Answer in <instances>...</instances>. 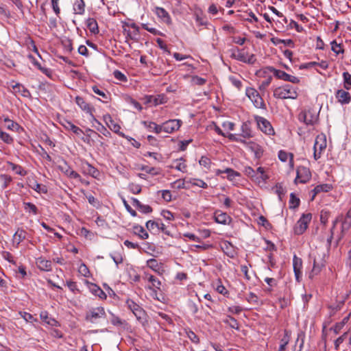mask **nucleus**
<instances>
[{
    "instance_id": "obj_5",
    "label": "nucleus",
    "mask_w": 351,
    "mask_h": 351,
    "mask_svg": "<svg viewBox=\"0 0 351 351\" xmlns=\"http://www.w3.org/2000/svg\"><path fill=\"white\" fill-rule=\"evenodd\" d=\"M245 94L256 108L266 109V105L263 98L256 89L253 88H247Z\"/></svg>"
},
{
    "instance_id": "obj_23",
    "label": "nucleus",
    "mask_w": 351,
    "mask_h": 351,
    "mask_svg": "<svg viewBox=\"0 0 351 351\" xmlns=\"http://www.w3.org/2000/svg\"><path fill=\"white\" fill-rule=\"evenodd\" d=\"M335 97L337 101L342 105L348 104L351 101L350 94L343 89L338 90L335 93Z\"/></svg>"
},
{
    "instance_id": "obj_18",
    "label": "nucleus",
    "mask_w": 351,
    "mask_h": 351,
    "mask_svg": "<svg viewBox=\"0 0 351 351\" xmlns=\"http://www.w3.org/2000/svg\"><path fill=\"white\" fill-rule=\"evenodd\" d=\"M126 305L138 319H141L144 316L145 311L143 309L132 300L128 299Z\"/></svg>"
},
{
    "instance_id": "obj_33",
    "label": "nucleus",
    "mask_w": 351,
    "mask_h": 351,
    "mask_svg": "<svg viewBox=\"0 0 351 351\" xmlns=\"http://www.w3.org/2000/svg\"><path fill=\"white\" fill-rule=\"evenodd\" d=\"M86 27L89 31L97 34L99 33V27L97 21L93 18H88L86 21Z\"/></svg>"
},
{
    "instance_id": "obj_52",
    "label": "nucleus",
    "mask_w": 351,
    "mask_h": 351,
    "mask_svg": "<svg viewBox=\"0 0 351 351\" xmlns=\"http://www.w3.org/2000/svg\"><path fill=\"white\" fill-rule=\"evenodd\" d=\"M93 120L95 121L98 123V127H97V131H99L101 134L106 137H110L111 134L110 132L101 123H99L95 117H93Z\"/></svg>"
},
{
    "instance_id": "obj_54",
    "label": "nucleus",
    "mask_w": 351,
    "mask_h": 351,
    "mask_svg": "<svg viewBox=\"0 0 351 351\" xmlns=\"http://www.w3.org/2000/svg\"><path fill=\"white\" fill-rule=\"evenodd\" d=\"M228 79L234 86H235L238 90H241L243 84L240 79L233 75L229 76Z\"/></svg>"
},
{
    "instance_id": "obj_59",
    "label": "nucleus",
    "mask_w": 351,
    "mask_h": 351,
    "mask_svg": "<svg viewBox=\"0 0 351 351\" xmlns=\"http://www.w3.org/2000/svg\"><path fill=\"white\" fill-rule=\"evenodd\" d=\"M142 27L154 35H162V34L154 27H149L148 23H142Z\"/></svg>"
},
{
    "instance_id": "obj_57",
    "label": "nucleus",
    "mask_w": 351,
    "mask_h": 351,
    "mask_svg": "<svg viewBox=\"0 0 351 351\" xmlns=\"http://www.w3.org/2000/svg\"><path fill=\"white\" fill-rule=\"evenodd\" d=\"M331 49L337 54L343 53L344 51L341 44H338L335 40L331 42Z\"/></svg>"
},
{
    "instance_id": "obj_3",
    "label": "nucleus",
    "mask_w": 351,
    "mask_h": 351,
    "mask_svg": "<svg viewBox=\"0 0 351 351\" xmlns=\"http://www.w3.org/2000/svg\"><path fill=\"white\" fill-rule=\"evenodd\" d=\"M106 317V311L103 306L90 308L85 315V320L91 324H96L97 320Z\"/></svg>"
},
{
    "instance_id": "obj_10",
    "label": "nucleus",
    "mask_w": 351,
    "mask_h": 351,
    "mask_svg": "<svg viewBox=\"0 0 351 351\" xmlns=\"http://www.w3.org/2000/svg\"><path fill=\"white\" fill-rule=\"evenodd\" d=\"M8 88L14 94H20L21 96L25 97H30V92L21 84L11 81L7 82Z\"/></svg>"
},
{
    "instance_id": "obj_29",
    "label": "nucleus",
    "mask_w": 351,
    "mask_h": 351,
    "mask_svg": "<svg viewBox=\"0 0 351 351\" xmlns=\"http://www.w3.org/2000/svg\"><path fill=\"white\" fill-rule=\"evenodd\" d=\"M255 173L258 176V180H256V183L258 184H265L267 180L269 179V176L266 174L265 169L263 167H259L255 171Z\"/></svg>"
},
{
    "instance_id": "obj_15",
    "label": "nucleus",
    "mask_w": 351,
    "mask_h": 351,
    "mask_svg": "<svg viewBox=\"0 0 351 351\" xmlns=\"http://www.w3.org/2000/svg\"><path fill=\"white\" fill-rule=\"evenodd\" d=\"M232 56L237 60L251 64H254L256 60L254 54H249L244 50H238L237 53H234Z\"/></svg>"
},
{
    "instance_id": "obj_63",
    "label": "nucleus",
    "mask_w": 351,
    "mask_h": 351,
    "mask_svg": "<svg viewBox=\"0 0 351 351\" xmlns=\"http://www.w3.org/2000/svg\"><path fill=\"white\" fill-rule=\"evenodd\" d=\"M129 189L134 194H138L141 192V186L139 184L131 183L129 184Z\"/></svg>"
},
{
    "instance_id": "obj_47",
    "label": "nucleus",
    "mask_w": 351,
    "mask_h": 351,
    "mask_svg": "<svg viewBox=\"0 0 351 351\" xmlns=\"http://www.w3.org/2000/svg\"><path fill=\"white\" fill-rule=\"evenodd\" d=\"M244 173L246 176L252 179V181L256 182V180H258V176L255 173V170L252 169L251 167H246L244 169Z\"/></svg>"
},
{
    "instance_id": "obj_22",
    "label": "nucleus",
    "mask_w": 351,
    "mask_h": 351,
    "mask_svg": "<svg viewBox=\"0 0 351 351\" xmlns=\"http://www.w3.org/2000/svg\"><path fill=\"white\" fill-rule=\"evenodd\" d=\"M59 169L70 178L81 180V176L75 171L73 170L66 162L64 165H60Z\"/></svg>"
},
{
    "instance_id": "obj_56",
    "label": "nucleus",
    "mask_w": 351,
    "mask_h": 351,
    "mask_svg": "<svg viewBox=\"0 0 351 351\" xmlns=\"http://www.w3.org/2000/svg\"><path fill=\"white\" fill-rule=\"evenodd\" d=\"M9 165L11 167L12 169L16 172V174L20 176H25L26 172L20 165L14 164L12 162H9Z\"/></svg>"
},
{
    "instance_id": "obj_61",
    "label": "nucleus",
    "mask_w": 351,
    "mask_h": 351,
    "mask_svg": "<svg viewBox=\"0 0 351 351\" xmlns=\"http://www.w3.org/2000/svg\"><path fill=\"white\" fill-rule=\"evenodd\" d=\"M190 183H191L193 185L197 186L203 189H206L208 187L207 183L199 179H192L190 180Z\"/></svg>"
},
{
    "instance_id": "obj_50",
    "label": "nucleus",
    "mask_w": 351,
    "mask_h": 351,
    "mask_svg": "<svg viewBox=\"0 0 351 351\" xmlns=\"http://www.w3.org/2000/svg\"><path fill=\"white\" fill-rule=\"evenodd\" d=\"M19 315L20 317L25 320L27 322L33 323L34 322H37V319L34 318V316L27 312L20 311L19 312Z\"/></svg>"
},
{
    "instance_id": "obj_48",
    "label": "nucleus",
    "mask_w": 351,
    "mask_h": 351,
    "mask_svg": "<svg viewBox=\"0 0 351 351\" xmlns=\"http://www.w3.org/2000/svg\"><path fill=\"white\" fill-rule=\"evenodd\" d=\"M351 228V217L346 215L341 223V232L343 234Z\"/></svg>"
},
{
    "instance_id": "obj_62",
    "label": "nucleus",
    "mask_w": 351,
    "mask_h": 351,
    "mask_svg": "<svg viewBox=\"0 0 351 351\" xmlns=\"http://www.w3.org/2000/svg\"><path fill=\"white\" fill-rule=\"evenodd\" d=\"M25 205V209L27 211L32 212L34 215H36L38 213V209L36 206L31 203V202H25L24 203Z\"/></svg>"
},
{
    "instance_id": "obj_30",
    "label": "nucleus",
    "mask_w": 351,
    "mask_h": 351,
    "mask_svg": "<svg viewBox=\"0 0 351 351\" xmlns=\"http://www.w3.org/2000/svg\"><path fill=\"white\" fill-rule=\"evenodd\" d=\"M147 265L155 272L162 274L163 269H162V264L158 263L156 259L150 258L147 261Z\"/></svg>"
},
{
    "instance_id": "obj_7",
    "label": "nucleus",
    "mask_w": 351,
    "mask_h": 351,
    "mask_svg": "<svg viewBox=\"0 0 351 351\" xmlns=\"http://www.w3.org/2000/svg\"><path fill=\"white\" fill-rule=\"evenodd\" d=\"M326 147V138L324 134L317 136L314 143V153L313 156L315 160L320 158L322 153Z\"/></svg>"
},
{
    "instance_id": "obj_36",
    "label": "nucleus",
    "mask_w": 351,
    "mask_h": 351,
    "mask_svg": "<svg viewBox=\"0 0 351 351\" xmlns=\"http://www.w3.org/2000/svg\"><path fill=\"white\" fill-rule=\"evenodd\" d=\"M73 11L76 14L82 15L85 12V3L84 0H75L73 4Z\"/></svg>"
},
{
    "instance_id": "obj_38",
    "label": "nucleus",
    "mask_w": 351,
    "mask_h": 351,
    "mask_svg": "<svg viewBox=\"0 0 351 351\" xmlns=\"http://www.w3.org/2000/svg\"><path fill=\"white\" fill-rule=\"evenodd\" d=\"M289 158V165L291 166V167L293 168V155L292 154H290V153H287L283 150H280L279 152H278V158L282 161V162H285L287 161Z\"/></svg>"
},
{
    "instance_id": "obj_60",
    "label": "nucleus",
    "mask_w": 351,
    "mask_h": 351,
    "mask_svg": "<svg viewBox=\"0 0 351 351\" xmlns=\"http://www.w3.org/2000/svg\"><path fill=\"white\" fill-rule=\"evenodd\" d=\"M110 322L112 324H113L114 326H122L125 324V320L121 319V318L114 315V314H112V318L110 319Z\"/></svg>"
},
{
    "instance_id": "obj_35",
    "label": "nucleus",
    "mask_w": 351,
    "mask_h": 351,
    "mask_svg": "<svg viewBox=\"0 0 351 351\" xmlns=\"http://www.w3.org/2000/svg\"><path fill=\"white\" fill-rule=\"evenodd\" d=\"M90 292L95 295L99 297L101 299H106V294L104 291L97 285L91 283L89 287Z\"/></svg>"
},
{
    "instance_id": "obj_24",
    "label": "nucleus",
    "mask_w": 351,
    "mask_h": 351,
    "mask_svg": "<svg viewBox=\"0 0 351 351\" xmlns=\"http://www.w3.org/2000/svg\"><path fill=\"white\" fill-rule=\"evenodd\" d=\"M215 220L217 223L226 225L231 221V217L221 210H216L214 213Z\"/></svg>"
},
{
    "instance_id": "obj_39",
    "label": "nucleus",
    "mask_w": 351,
    "mask_h": 351,
    "mask_svg": "<svg viewBox=\"0 0 351 351\" xmlns=\"http://www.w3.org/2000/svg\"><path fill=\"white\" fill-rule=\"evenodd\" d=\"M331 189H332V186L328 184H323L317 185L313 190V195L312 199H313L315 197V196L317 194L319 193L320 192H328L331 190Z\"/></svg>"
},
{
    "instance_id": "obj_34",
    "label": "nucleus",
    "mask_w": 351,
    "mask_h": 351,
    "mask_svg": "<svg viewBox=\"0 0 351 351\" xmlns=\"http://www.w3.org/2000/svg\"><path fill=\"white\" fill-rule=\"evenodd\" d=\"M134 234L137 235L141 239H147L149 234L144 228L140 225H135L133 226Z\"/></svg>"
},
{
    "instance_id": "obj_16",
    "label": "nucleus",
    "mask_w": 351,
    "mask_h": 351,
    "mask_svg": "<svg viewBox=\"0 0 351 351\" xmlns=\"http://www.w3.org/2000/svg\"><path fill=\"white\" fill-rule=\"evenodd\" d=\"M80 169L83 174L97 178L99 176V171L87 161L83 160L80 164Z\"/></svg>"
},
{
    "instance_id": "obj_4",
    "label": "nucleus",
    "mask_w": 351,
    "mask_h": 351,
    "mask_svg": "<svg viewBox=\"0 0 351 351\" xmlns=\"http://www.w3.org/2000/svg\"><path fill=\"white\" fill-rule=\"evenodd\" d=\"M298 119L306 125H313L318 121V113L315 110L309 108L302 111L298 115Z\"/></svg>"
},
{
    "instance_id": "obj_17",
    "label": "nucleus",
    "mask_w": 351,
    "mask_h": 351,
    "mask_svg": "<svg viewBox=\"0 0 351 351\" xmlns=\"http://www.w3.org/2000/svg\"><path fill=\"white\" fill-rule=\"evenodd\" d=\"M143 278L151 283V285L149 286L148 288L152 290L156 295V289L160 290L161 282L157 278L147 272L144 273Z\"/></svg>"
},
{
    "instance_id": "obj_28",
    "label": "nucleus",
    "mask_w": 351,
    "mask_h": 351,
    "mask_svg": "<svg viewBox=\"0 0 351 351\" xmlns=\"http://www.w3.org/2000/svg\"><path fill=\"white\" fill-rule=\"evenodd\" d=\"M36 264L40 270L49 271L52 269V264L51 261L46 260L43 258H39L37 259Z\"/></svg>"
},
{
    "instance_id": "obj_40",
    "label": "nucleus",
    "mask_w": 351,
    "mask_h": 351,
    "mask_svg": "<svg viewBox=\"0 0 351 351\" xmlns=\"http://www.w3.org/2000/svg\"><path fill=\"white\" fill-rule=\"evenodd\" d=\"M12 179L10 176L6 174H0V186L2 189H5Z\"/></svg>"
},
{
    "instance_id": "obj_1",
    "label": "nucleus",
    "mask_w": 351,
    "mask_h": 351,
    "mask_svg": "<svg viewBox=\"0 0 351 351\" xmlns=\"http://www.w3.org/2000/svg\"><path fill=\"white\" fill-rule=\"evenodd\" d=\"M297 88L290 84H285L283 86L276 88L274 90V97L280 99H295L298 97Z\"/></svg>"
},
{
    "instance_id": "obj_46",
    "label": "nucleus",
    "mask_w": 351,
    "mask_h": 351,
    "mask_svg": "<svg viewBox=\"0 0 351 351\" xmlns=\"http://www.w3.org/2000/svg\"><path fill=\"white\" fill-rule=\"evenodd\" d=\"M82 192L84 194L86 199L88 201V203L91 204L93 206L98 208L100 206L99 201L94 197L91 194L86 193L84 191H82Z\"/></svg>"
},
{
    "instance_id": "obj_2",
    "label": "nucleus",
    "mask_w": 351,
    "mask_h": 351,
    "mask_svg": "<svg viewBox=\"0 0 351 351\" xmlns=\"http://www.w3.org/2000/svg\"><path fill=\"white\" fill-rule=\"evenodd\" d=\"M241 134H229L227 137L229 140L243 144L247 143V139L252 137V132L248 123H243L241 128Z\"/></svg>"
},
{
    "instance_id": "obj_41",
    "label": "nucleus",
    "mask_w": 351,
    "mask_h": 351,
    "mask_svg": "<svg viewBox=\"0 0 351 351\" xmlns=\"http://www.w3.org/2000/svg\"><path fill=\"white\" fill-rule=\"evenodd\" d=\"M3 121L7 123L6 128L10 130L16 132L20 128L19 125L16 122L10 120L8 117L3 118Z\"/></svg>"
},
{
    "instance_id": "obj_32",
    "label": "nucleus",
    "mask_w": 351,
    "mask_h": 351,
    "mask_svg": "<svg viewBox=\"0 0 351 351\" xmlns=\"http://www.w3.org/2000/svg\"><path fill=\"white\" fill-rule=\"evenodd\" d=\"M40 317L43 322L51 326H58V322L54 319L49 316L47 311H42L40 313Z\"/></svg>"
},
{
    "instance_id": "obj_9",
    "label": "nucleus",
    "mask_w": 351,
    "mask_h": 351,
    "mask_svg": "<svg viewBox=\"0 0 351 351\" xmlns=\"http://www.w3.org/2000/svg\"><path fill=\"white\" fill-rule=\"evenodd\" d=\"M267 69L270 72L273 73L274 76L278 79H280L286 82H289L293 84H298L300 82V80L297 77L291 75L283 71L276 69L273 66H269Z\"/></svg>"
},
{
    "instance_id": "obj_20",
    "label": "nucleus",
    "mask_w": 351,
    "mask_h": 351,
    "mask_svg": "<svg viewBox=\"0 0 351 351\" xmlns=\"http://www.w3.org/2000/svg\"><path fill=\"white\" fill-rule=\"evenodd\" d=\"M154 13L162 22L165 23L167 25H171V18L168 12L165 8L161 7H156L154 9Z\"/></svg>"
},
{
    "instance_id": "obj_53",
    "label": "nucleus",
    "mask_w": 351,
    "mask_h": 351,
    "mask_svg": "<svg viewBox=\"0 0 351 351\" xmlns=\"http://www.w3.org/2000/svg\"><path fill=\"white\" fill-rule=\"evenodd\" d=\"M225 323L228 324L232 328L239 330V323L233 317L228 316Z\"/></svg>"
},
{
    "instance_id": "obj_49",
    "label": "nucleus",
    "mask_w": 351,
    "mask_h": 351,
    "mask_svg": "<svg viewBox=\"0 0 351 351\" xmlns=\"http://www.w3.org/2000/svg\"><path fill=\"white\" fill-rule=\"evenodd\" d=\"M300 200L297 197L294 193H291L289 199V208H296L300 205Z\"/></svg>"
},
{
    "instance_id": "obj_44",
    "label": "nucleus",
    "mask_w": 351,
    "mask_h": 351,
    "mask_svg": "<svg viewBox=\"0 0 351 351\" xmlns=\"http://www.w3.org/2000/svg\"><path fill=\"white\" fill-rule=\"evenodd\" d=\"M29 60H31V62L40 70L44 74L47 75H49V73H50V71L49 69H47V68H44L41 66L40 63L36 60L35 59V58L32 56V55H29Z\"/></svg>"
},
{
    "instance_id": "obj_45",
    "label": "nucleus",
    "mask_w": 351,
    "mask_h": 351,
    "mask_svg": "<svg viewBox=\"0 0 351 351\" xmlns=\"http://www.w3.org/2000/svg\"><path fill=\"white\" fill-rule=\"evenodd\" d=\"M343 88L347 90H351V74L346 71L343 73Z\"/></svg>"
},
{
    "instance_id": "obj_51",
    "label": "nucleus",
    "mask_w": 351,
    "mask_h": 351,
    "mask_svg": "<svg viewBox=\"0 0 351 351\" xmlns=\"http://www.w3.org/2000/svg\"><path fill=\"white\" fill-rule=\"evenodd\" d=\"M0 139L7 144H12L14 141L13 138L8 133L0 130Z\"/></svg>"
},
{
    "instance_id": "obj_12",
    "label": "nucleus",
    "mask_w": 351,
    "mask_h": 351,
    "mask_svg": "<svg viewBox=\"0 0 351 351\" xmlns=\"http://www.w3.org/2000/svg\"><path fill=\"white\" fill-rule=\"evenodd\" d=\"M255 120L256 121L258 128L267 135H274L275 134L274 130L269 121L262 117L256 116Z\"/></svg>"
},
{
    "instance_id": "obj_25",
    "label": "nucleus",
    "mask_w": 351,
    "mask_h": 351,
    "mask_svg": "<svg viewBox=\"0 0 351 351\" xmlns=\"http://www.w3.org/2000/svg\"><path fill=\"white\" fill-rule=\"evenodd\" d=\"M75 102L77 104V106L84 111L86 112L87 113H89L93 118L94 117L93 114V111H94V108L90 106L88 103H86L84 98L80 96H77L75 97Z\"/></svg>"
},
{
    "instance_id": "obj_42",
    "label": "nucleus",
    "mask_w": 351,
    "mask_h": 351,
    "mask_svg": "<svg viewBox=\"0 0 351 351\" xmlns=\"http://www.w3.org/2000/svg\"><path fill=\"white\" fill-rule=\"evenodd\" d=\"M159 222L158 221L149 220L146 222V228L154 233L158 232Z\"/></svg>"
},
{
    "instance_id": "obj_6",
    "label": "nucleus",
    "mask_w": 351,
    "mask_h": 351,
    "mask_svg": "<svg viewBox=\"0 0 351 351\" xmlns=\"http://www.w3.org/2000/svg\"><path fill=\"white\" fill-rule=\"evenodd\" d=\"M326 255L324 253L322 254H317V256H315L313 259V269L309 274V278H313L315 276H317L320 273L322 268L326 265Z\"/></svg>"
},
{
    "instance_id": "obj_19",
    "label": "nucleus",
    "mask_w": 351,
    "mask_h": 351,
    "mask_svg": "<svg viewBox=\"0 0 351 351\" xmlns=\"http://www.w3.org/2000/svg\"><path fill=\"white\" fill-rule=\"evenodd\" d=\"M293 267L295 280L298 282H300L302 276V261L296 255H294L293 258Z\"/></svg>"
},
{
    "instance_id": "obj_27",
    "label": "nucleus",
    "mask_w": 351,
    "mask_h": 351,
    "mask_svg": "<svg viewBox=\"0 0 351 351\" xmlns=\"http://www.w3.org/2000/svg\"><path fill=\"white\" fill-rule=\"evenodd\" d=\"M62 125L67 130L72 131L76 135H80L84 133L82 129L75 125L73 123L68 120H64Z\"/></svg>"
},
{
    "instance_id": "obj_26",
    "label": "nucleus",
    "mask_w": 351,
    "mask_h": 351,
    "mask_svg": "<svg viewBox=\"0 0 351 351\" xmlns=\"http://www.w3.org/2000/svg\"><path fill=\"white\" fill-rule=\"evenodd\" d=\"M141 123L149 132L160 134L162 131V125H158L154 122L143 121Z\"/></svg>"
},
{
    "instance_id": "obj_13",
    "label": "nucleus",
    "mask_w": 351,
    "mask_h": 351,
    "mask_svg": "<svg viewBox=\"0 0 351 351\" xmlns=\"http://www.w3.org/2000/svg\"><path fill=\"white\" fill-rule=\"evenodd\" d=\"M182 122L180 119H169L162 124V131L171 134L179 130Z\"/></svg>"
},
{
    "instance_id": "obj_21",
    "label": "nucleus",
    "mask_w": 351,
    "mask_h": 351,
    "mask_svg": "<svg viewBox=\"0 0 351 351\" xmlns=\"http://www.w3.org/2000/svg\"><path fill=\"white\" fill-rule=\"evenodd\" d=\"M245 145L250 151L254 153L256 158L259 159L263 156V149L258 144L252 141H248Z\"/></svg>"
},
{
    "instance_id": "obj_31",
    "label": "nucleus",
    "mask_w": 351,
    "mask_h": 351,
    "mask_svg": "<svg viewBox=\"0 0 351 351\" xmlns=\"http://www.w3.org/2000/svg\"><path fill=\"white\" fill-rule=\"evenodd\" d=\"M27 236V232L22 228H18L13 237V241L16 243L18 246L20 243L25 239Z\"/></svg>"
},
{
    "instance_id": "obj_11",
    "label": "nucleus",
    "mask_w": 351,
    "mask_h": 351,
    "mask_svg": "<svg viewBox=\"0 0 351 351\" xmlns=\"http://www.w3.org/2000/svg\"><path fill=\"white\" fill-rule=\"evenodd\" d=\"M311 178V173L308 168L300 166L298 167L296 171V178L294 180L295 184L298 182L305 184Z\"/></svg>"
},
{
    "instance_id": "obj_55",
    "label": "nucleus",
    "mask_w": 351,
    "mask_h": 351,
    "mask_svg": "<svg viewBox=\"0 0 351 351\" xmlns=\"http://www.w3.org/2000/svg\"><path fill=\"white\" fill-rule=\"evenodd\" d=\"M224 171L228 174L227 178L233 180L236 177L240 176V173L231 168H226Z\"/></svg>"
},
{
    "instance_id": "obj_14",
    "label": "nucleus",
    "mask_w": 351,
    "mask_h": 351,
    "mask_svg": "<svg viewBox=\"0 0 351 351\" xmlns=\"http://www.w3.org/2000/svg\"><path fill=\"white\" fill-rule=\"evenodd\" d=\"M104 121L110 130L117 134L119 136L128 138L127 135L120 131L121 126L118 123H115L109 114L104 115Z\"/></svg>"
},
{
    "instance_id": "obj_58",
    "label": "nucleus",
    "mask_w": 351,
    "mask_h": 351,
    "mask_svg": "<svg viewBox=\"0 0 351 351\" xmlns=\"http://www.w3.org/2000/svg\"><path fill=\"white\" fill-rule=\"evenodd\" d=\"M93 91L105 99H108V94L106 91L99 89L97 86L92 87Z\"/></svg>"
},
{
    "instance_id": "obj_8",
    "label": "nucleus",
    "mask_w": 351,
    "mask_h": 351,
    "mask_svg": "<svg viewBox=\"0 0 351 351\" xmlns=\"http://www.w3.org/2000/svg\"><path fill=\"white\" fill-rule=\"evenodd\" d=\"M311 213L303 214L294 228V232L296 234H302L307 229L308 223L311 221Z\"/></svg>"
},
{
    "instance_id": "obj_37",
    "label": "nucleus",
    "mask_w": 351,
    "mask_h": 351,
    "mask_svg": "<svg viewBox=\"0 0 351 351\" xmlns=\"http://www.w3.org/2000/svg\"><path fill=\"white\" fill-rule=\"evenodd\" d=\"M173 165L171 166V168L185 172L186 169V165L185 164V160L183 158L176 159L173 161Z\"/></svg>"
},
{
    "instance_id": "obj_64",
    "label": "nucleus",
    "mask_w": 351,
    "mask_h": 351,
    "mask_svg": "<svg viewBox=\"0 0 351 351\" xmlns=\"http://www.w3.org/2000/svg\"><path fill=\"white\" fill-rule=\"evenodd\" d=\"M199 163L200 165L204 166V167H206L207 169H210V165H211V161H210V158H208V157L202 156V158L199 160Z\"/></svg>"
},
{
    "instance_id": "obj_43",
    "label": "nucleus",
    "mask_w": 351,
    "mask_h": 351,
    "mask_svg": "<svg viewBox=\"0 0 351 351\" xmlns=\"http://www.w3.org/2000/svg\"><path fill=\"white\" fill-rule=\"evenodd\" d=\"M289 340L290 335H289L288 331L285 330V335L280 340L278 351H285L286 346L289 343Z\"/></svg>"
}]
</instances>
